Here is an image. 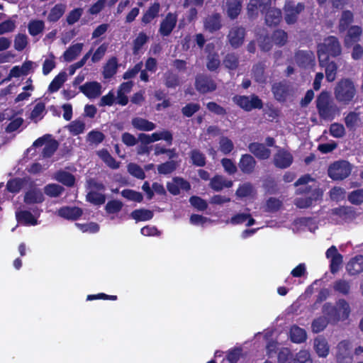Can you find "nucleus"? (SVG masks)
<instances>
[{"mask_svg": "<svg viewBox=\"0 0 363 363\" xmlns=\"http://www.w3.org/2000/svg\"><path fill=\"white\" fill-rule=\"evenodd\" d=\"M316 108L319 117L325 121H333L340 113V109L327 91H323L315 100Z\"/></svg>", "mask_w": 363, "mask_h": 363, "instance_id": "1", "label": "nucleus"}, {"mask_svg": "<svg viewBox=\"0 0 363 363\" xmlns=\"http://www.w3.org/2000/svg\"><path fill=\"white\" fill-rule=\"evenodd\" d=\"M342 54V47L338 38L330 35L323 39V41L317 45V55L318 62H325L330 58H335Z\"/></svg>", "mask_w": 363, "mask_h": 363, "instance_id": "2", "label": "nucleus"}, {"mask_svg": "<svg viewBox=\"0 0 363 363\" xmlns=\"http://www.w3.org/2000/svg\"><path fill=\"white\" fill-rule=\"evenodd\" d=\"M357 89L354 82L349 78L341 79L334 89L335 97L337 101L349 104L354 98Z\"/></svg>", "mask_w": 363, "mask_h": 363, "instance_id": "3", "label": "nucleus"}, {"mask_svg": "<svg viewBox=\"0 0 363 363\" xmlns=\"http://www.w3.org/2000/svg\"><path fill=\"white\" fill-rule=\"evenodd\" d=\"M232 100L235 104L247 112L253 109H262L264 105L262 100L255 94L250 96L237 94L232 98Z\"/></svg>", "mask_w": 363, "mask_h": 363, "instance_id": "4", "label": "nucleus"}, {"mask_svg": "<svg viewBox=\"0 0 363 363\" xmlns=\"http://www.w3.org/2000/svg\"><path fill=\"white\" fill-rule=\"evenodd\" d=\"M298 191L299 194H311L309 196L295 199L294 204L298 208H307L312 206L313 201L320 199L323 196V192L320 189H313L311 186L300 188Z\"/></svg>", "mask_w": 363, "mask_h": 363, "instance_id": "5", "label": "nucleus"}, {"mask_svg": "<svg viewBox=\"0 0 363 363\" xmlns=\"http://www.w3.org/2000/svg\"><path fill=\"white\" fill-rule=\"evenodd\" d=\"M352 172V165L346 160H338L332 163L328 169V177L335 181L347 178Z\"/></svg>", "mask_w": 363, "mask_h": 363, "instance_id": "6", "label": "nucleus"}, {"mask_svg": "<svg viewBox=\"0 0 363 363\" xmlns=\"http://www.w3.org/2000/svg\"><path fill=\"white\" fill-rule=\"evenodd\" d=\"M305 9L303 3L296 4L293 1H286L284 6V19L288 25H292L296 23L298 15Z\"/></svg>", "mask_w": 363, "mask_h": 363, "instance_id": "7", "label": "nucleus"}, {"mask_svg": "<svg viewBox=\"0 0 363 363\" xmlns=\"http://www.w3.org/2000/svg\"><path fill=\"white\" fill-rule=\"evenodd\" d=\"M271 91L274 98L279 102H285L292 92V86L289 81L282 80L274 82L272 85Z\"/></svg>", "mask_w": 363, "mask_h": 363, "instance_id": "8", "label": "nucleus"}, {"mask_svg": "<svg viewBox=\"0 0 363 363\" xmlns=\"http://www.w3.org/2000/svg\"><path fill=\"white\" fill-rule=\"evenodd\" d=\"M195 88L200 94H205L216 90L217 84L213 78L206 74H199L195 78Z\"/></svg>", "mask_w": 363, "mask_h": 363, "instance_id": "9", "label": "nucleus"}, {"mask_svg": "<svg viewBox=\"0 0 363 363\" xmlns=\"http://www.w3.org/2000/svg\"><path fill=\"white\" fill-rule=\"evenodd\" d=\"M271 6V0H250L247 6L249 18H255L258 16L259 11L264 13Z\"/></svg>", "mask_w": 363, "mask_h": 363, "instance_id": "10", "label": "nucleus"}, {"mask_svg": "<svg viewBox=\"0 0 363 363\" xmlns=\"http://www.w3.org/2000/svg\"><path fill=\"white\" fill-rule=\"evenodd\" d=\"M325 257L330 259V271L332 274L337 273L343 262V256L338 252L337 247L335 245L330 247L326 252Z\"/></svg>", "mask_w": 363, "mask_h": 363, "instance_id": "11", "label": "nucleus"}, {"mask_svg": "<svg viewBox=\"0 0 363 363\" xmlns=\"http://www.w3.org/2000/svg\"><path fill=\"white\" fill-rule=\"evenodd\" d=\"M177 23V15L176 13H168L165 18L161 21L159 33L162 36H169Z\"/></svg>", "mask_w": 363, "mask_h": 363, "instance_id": "12", "label": "nucleus"}, {"mask_svg": "<svg viewBox=\"0 0 363 363\" xmlns=\"http://www.w3.org/2000/svg\"><path fill=\"white\" fill-rule=\"evenodd\" d=\"M245 36V29L242 26H235L230 30L228 39L231 47L238 48L242 45Z\"/></svg>", "mask_w": 363, "mask_h": 363, "instance_id": "13", "label": "nucleus"}, {"mask_svg": "<svg viewBox=\"0 0 363 363\" xmlns=\"http://www.w3.org/2000/svg\"><path fill=\"white\" fill-rule=\"evenodd\" d=\"M331 214L338 217L342 221L348 222L356 218L357 212L354 207L342 206L331 210Z\"/></svg>", "mask_w": 363, "mask_h": 363, "instance_id": "14", "label": "nucleus"}, {"mask_svg": "<svg viewBox=\"0 0 363 363\" xmlns=\"http://www.w3.org/2000/svg\"><path fill=\"white\" fill-rule=\"evenodd\" d=\"M293 160V155L284 149L278 150L274 156V164L280 169H286L290 167Z\"/></svg>", "mask_w": 363, "mask_h": 363, "instance_id": "15", "label": "nucleus"}, {"mask_svg": "<svg viewBox=\"0 0 363 363\" xmlns=\"http://www.w3.org/2000/svg\"><path fill=\"white\" fill-rule=\"evenodd\" d=\"M167 189L171 194L177 196L180 194V189L185 191L190 190L191 184L184 178L175 177L173 178L172 182L167 183Z\"/></svg>", "mask_w": 363, "mask_h": 363, "instance_id": "16", "label": "nucleus"}, {"mask_svg": "<svg viewBox=\"0 0 363 363\" xmlns=\"http://www.w3.org/2000/svg\"><path fill=\"white\" fill-rule=\"evenodd\" d=\"M257 161L250 154H243L241 155L238 162V167L244 174H252L256 168Z\"/></svg>", "mask_w": 363, "mask_h": 363, "instance_id": "17", "label": "nucleus"}, {"mask_svg": "<svg viewBox=\"0 0 363 363\" xmlns=\"http://www.w3.org/2000/svg\"><path fill=\"white\" fill-rule=\"evenodd\" d=\"M79 89L89 99L97 98L101 94V85L96 81L86 82Z\"/></svg>", "mask_w": 363, "mask_h": 363, "instance_id": "18", "label": "nucleus"}, {"mask_svg": "<svg viewBox=\"0 0 363 363\" xmlns=\"http://www.w3.org/2000/svg\"><path fill=\"white\" fill-rule=\"evenodd\" d=\"M203 27L206 30L211 33L219 30L222 27L221 15L219 13L208 15L203 21Z\"/></svg>", "mask_w": 363, "mask_h": 363, "instance_id": "19", "label": "nucleus"}, {"mask_svg": "<svg viewBox=\"0 0 363 363\" xmlns=\"http://www.w3.org/2000/svg\"><path fill=\"white\" fill-rule=\"evenodd\" d=\"M249 151L259 160H267L271 155V150L263 143L253 142L248 145Z\"/></svg>", "mask_w": 363, "mask_h": 363, "instance_id": "20", "label": "nucleus"}, {"mask_svg": "<svg viewBox=\"0 0 363 363\" xmlns=\"http://www.w3.org/2000/svg\"><path fill=\"white\" fill-rule=\"evenodd\" d=\"M83 214V210L77 206H62L58 210V216L67 220H77Z\"/></svg>", "mask_w": 363, "mask_h": 363, "instance_id": "21", "label": "nucleus"}, {"mask_svg": "<svg viewBox=\"0 0 363 363\" xmlns=\"http://www.w3.org/2000/svg\"><path fill=\"white\" fill-rule=\"evenodd\" d=\"M295 60L301 67H308L314 62L315 57L313 52L309 50H298L296 52Z\"/></svg>", "mask_w": 363, "mask_h": 363, "instance_id": "22", "label": "nucleus"}, {"mask_svg": "<svg viewBox=\"0 0 363 363\" xmlns=\"http://www.w3.org/2000/svg\"><path fill=\"white\" fill-rule=\"evenodd\" d=\"M346 270L350 276L363 272V255H358L352 257L346 265Z\"/></svg>", "mask_w": 363, "mask_h": 363, "instance_id": "23", "label": "nucleus"}, {"mask_svg": "<svg viewBox=\"0 0 363 363\" xmlns=\"http://www.w3.org/2000/svg\"><path fill=\"white\" fill-rule=\"evenodd\" d=\"M264 13H265V23L270 27L279 25L282 18L281 11L279 9L272 8L271 6L266 9Z\"/></svg>", "mask_w": 363, "mask_h": 363, "instance_id": "24", "label": "nucleus"}, {"mask_svg": "<svg viewBox=\"0 0 363 363\" xmlns=\"http://www.w3.org/2000/svg\"><path fill=\"white\" fill-rule=\"evenodd\" d=\"M347 30V33L345 37V44L347 47H349L360 40L362 29L359 26H351Z\"/></svg>", "mask_w": 363, "mask_h": 363, "instance_id": "25", "label": "nucleus"}, {"mask_svg": "<svg viewBox=\"0 0 363 363\" xmlns=\"http://www.w3.org/2000/svg\"><path fill=\"white\" fill-rule=\"evenodd\" d=\"M44 200L45 198L41 190L36 188L26 191L23 199V201L28 205L41 203Z\"/></svg>", "mask_w": 363, "mask_h": 363, "instance_id": "26", "label": "nucleus"}, {"mask_svg": "<svg viewBox=\"0 0 363 363\" xmlns=\"http://www.w3.org/2000/svg\"><path fill=\"white\" fill-rule=\"evenodd\" d=\"M160 11V4L159 2H154L152 4L141 18L142 24L147 25L150 23L153 19L159 16Z\"/></svg>", "mask_w": 363, "mask_h": 363, "instance_id": "27", "label": "nucleus"}, {"mask_svg": "<svg viewBox=\"0 0 363 363\" xmlns=\"http://www.w3.org/2000/svg\"><path fill=\"white\" fill-rule=\"evenodd\" d=\"M320 67L325 68V78L328 82L335 81L337 72V65L334 61L318 62Z\"/></svg>", "mask_w": 363, "mask_h": 363, "instance_id": "28", "label": "nucleus"}, {"mask_svg": "<svg viewBox=\"0 0 363 363\" xmlns=\"http://www.w3.org/2000/svg\"><path fill=\"white\" fill-rule=\"evenodd\" d=\"M163 82L167 89H176L182 83L179 74L172 70H167L163 74Z\"/></svg>", "mask_w": 363, "mask_h": 363, "instance_id": "29", "label": "nucleus"}, {"mask_svg": "<svg viewBox=\"0 0 363 363\" xmlns=\"http://www.w3.org/2000/svg\"><path fill=\"white\" fill-rule=\"evenodd\" d=\"M233 184V182L231 180H227L223 176L218 174L211 179L209 184L210 187L216 191H220L223 188H230Z\"/></svg>", "mask_w": 363, "mask_h": 363, "instance_id": "30", "label": "nucleus"}, {"mask_svg": "<svg viewBox=\"0 0 363 363\" xmlns=\"http://www.w3.org/2000/svg\"><path fill=\"white\" fill-rule=\"evenodd\" d=\"M96 155L109 168L117 169L120 167V162H117L116 159L112 157L107 149L103 148L98 150Z\"/></svg>", "mask_w": 363, "mask_h": 363, "instance_id": "31", "label": "nucleus"}, {"mask_svg": "<svg viewBox=\"0 0 363 363\" xmlns=\"http://www.w3.org/2000/svg\"><path fill=\"white\" fill-rule=\"evenodd\" d=\"M242 2L240 0H228L226 2V13L231 20L236 19L240 14Z\"/></svg>", "mask_w": 363, "mask_h": 363, "instance_id": "32", "label": "nucleus"}, {"mask_svg": "<svg viewBox=\"0 0 363 363\" xmlns=\"http://www.w3.org/2000/svg\"><path fill=\"white\" fill-rule=\"evenodd\" d=\"M322 311L329 322L337 323L340 320L338 309L330 303H325L323 306Z\"/></svg>", "mask_w": 363, "mask_h": 363, "instance_id": "33", "label": "nucleus"}, {"mask_svg": "<svg viewBox=\"0 0 363 363\" xmlns=\"http://www.w3.org/2000/svg\"><path fill=\"white\" fill-rule=\"evenodd\" d=\"M333 289L338 294L347 296L351 291V282L344 279H337L333 282Z\"/></svg>", "mask_w": 363, "mask_h": 363, "instance_id": "34", "label": "nucleus"}, {"mask_svg": "<svg viewBox=\"0 0 363 363\" xmlns=\"http://www.w3.org/2000/svg\"><path fill=\"white\" fill-rule=\"evenodd\" d=\"M118 60L116 57L110 58L104 65L102 74L104 79H110L113 77L117 72Z\"/></svg>", "mask_w": 363, "mask_h": 363, "instance_id": "35", "label": "nucleus"}, {"mask_svg": "<svg viewBox=\"0 0 363 363\" xmlns=\"http://www.w3.org/2000/svg\"><path fill=\"white\" fill-rule=\"evenodd\" d=\"M84 44L77 43L70 45L64 52L63 57L66 62H72L77 58L83 49Z\"/></svg>", "mask_w": 363, "mask_h": 363, "instance_id": "36", "label": "nucleus"}, {"mask_svg": "<svg viewBox=\"0 0 363 363\" xmlns=\"http://www.w3.org/2000/svg\"><path fill=\"white\" fill-rule=\"evenodd\" d=\"M65 10V4L61 3L55 4L50 11L47 18L48 21L51 23H55L58 21L64 15Z\"/></svg>", "mask_w": 363, "mask_h": 363, "instance_id": "37", "label": "nucleus"}, {"mask_svg": "<svg viewBox=\"0 0 363 363\" xmlns=\"http://www.w3.org/2000/svg\"><path fill=\"white\" fill-rule=\"evenodd\" d=\"M55 178L57 182L68 187H72L75 184L74 176L66 171L60 170L57 172Z\"/></svg>", "mask_w": 363, "mask_h": 363, "instance_id": "38", "label": "nucleus"}, {"mask_svg": "<svg viewBox=\"0 0 363 363\" xmlns=\"http://www.w3.org/2000/svg\"><path fill=\"white\" fill-rule=\"evenodd\" d=\"M153 216V211L145 208L135 209L130 213V217L136 222L150 220Z\"/></svg>", "mask_w": 363, "mask_h": 363, "instance_id": "39", "label": "nucleus"}, {"mask_svg": "<svg viewBox=\"0 0 363 363\" xmlns=\"http://www.w3.org/2000/svg\"><path fill=\"white\" fill-rule=\"evenodd\" d=\"M133 127L139 130L151 131L156 128V125L147 119L136 117L132 120Z\"/></svg>", "mask_w": 363, "mask_h": 363, "instance_id": "40", "label": "nucleus"}, {"mask_svg": "<svg viewBox=\"0 0 363 363\" xmlns=\"http://www.w3.org/2000/svg\"><path fill=\"white\" fill-rule=\"evenodd\" d=\"M314 348L319 357H325L329 353L328 342L323 337H318L314 340Z\"/></svg>", "mask_w": 363, "mask_h": 363, "instance_id": "41", "label": "nucleus"}, {"mask_svg": "<svg viewBox=\"0 0 363 363\" xmlns=\"http://www.w3.org/2000/svg\"><path fill=\"white\" fill-rule=\"evenodd\" d=\"M307 337L306 332L304 329L293 325L290 329V339L294 343H301L306 341Z\"/></svg>", "mask_w": 363, "mask_h": 363, "instance_id": "42", "label": "nucleus"}, {"mask_svg": "<svg viewBox=\"0 0 363 363\" xmlns=\"http://www.w3.org/2000/svg\"><path fill=\"white\" fill-rule=\"evenodd\" d=\"M354 16L352 11L349 10L343 11L339 21L338 30L343 33L350 28V25L353 22Z\"/></svg>", "mask_w": 363, "mask_h": 363, "instance_id": "43", "label": "nucleus"}, {"mask_svg": "<svg viewBox=\"0 0 363 363\" xmlns=\"http://www.w3.org/2000/svg\"><path fill=\"white\" fill-rule=\"evenodd\" d=\"M252 75L255 81L259 84H264L267 77L264 74V65L259 62L252 67Z\"/></svg>", "mask_w": 363, "mask_h": 363, "instance_id": "44", "label": "nucleus"}, {"mask_svg": "<svg viewBox=\"0 0 363 363\" xmlns=\"http://www.w3.org/2000/svg\"><path fill=\"white\" fill-rule=\"evenodd\" d=\"M149 40V37L144 32L138 33V36L133 40V55H138L143 47Z\"/></svg>", "mask_w": 363, "mask_h": 363, "instance_id": "45", "label": "nucleus"}, {"mask_svg": "<svg viewBox=\"0 0 363 363\" xmlns=\"http://www.w3.org/2000/svg\"><path fill=\"white\" fill-rule=\"evenodd\" d=\"M59 143L55 139H50L45 144L41 152L42 158H50L57 151Z\"/></svg>", "mask_w": 363, "mask_h": 363, "instance_id": "46", "label": "nucleus"}, {"mask_svg": "<svg viewBox=\"0 0 363 363\" xmlns=\"http://www.w3.org/2000/svg\"><path fill=\"white\" fill-rule=\"evenodd\" d=\"M67 79V74L65 72H60L55 78L52 80L48 86V91L50 93L57 91L61 86L63 85Z\"/></svg>", "mask_w": 363, "mask_h": 363, "instance_id": "47", "label": "nucleus"}, {"mask_svg": "<svg viewBox=\"0 0 363 363\" xmlns=\"http://www.w3.org/2000/svg\"><path fill=\"white\" fill-rule=\"evenodd\" d=\"M16 219L19 222H23L26 225H35L37 219L29 211H21L16 213Z\"/></svg>", "mask_w": 363, "mask_h": 363, "instance_id": "48", "label": "nucleus"}, {"mask_svg": "<svg viewBox=\"0 0 363 363\" xmlns=\"http://www.w3.org/2000/svg\"><path fill=\"white\" fill-rule=\"evenodd\" d=\"M350 343L347 340H342L340 342L337 346V353L336 357H339V358H342L341 356H345V359H346V363H350Z\"/></svg>", "mask_w": 363, "mask_h": 363, "instance_id": "49", "label": "nucleus"}, {"mask_svg": "<svg viewBox=\"0 0 363 363\" xmlns=\"http://www.w3.org/2000/svg\"><path fill=\"white\" fill-rule=\"evenodd\" d=\"M45 28V23L42 20L30 21L28 25V33L32 36L41 33Z\"/></svg>", "mask_w": 363, "mask_h": 363, "instance_id": "50", "label": "nucleus"}, {"mask_svg": "<svg viewBox=\"0 0 363 363\" xmlns=\"http://www.w3.org/2000/svg\"><path fill=\"white\" fill-rule=\"evenodd\" d=\"M190 158L192 164L196 167H202L206 164L204 154L197 149H194L190 152Z\"/></svg>", "mask_w": 363, "mask_h": 363, "instance_id": "51", "label": "nucleus"}, {"mask_svg": "<svg viewBox=\"0 0 363 363\" xmlns=\"http://www.w3.org/2000/svg\"><path fill=\"white\" fill-rule=\"evenodd\" d=\"M86 200L94 205L100 206L105 203L106 196L97 191H91L86 194Z\"/></svg>", "mask_w": 363, "mask_h": 363, "instance_id": "52", "label": "nucleus"}, {"mask_svg": "<svg viewBox=\"0 0 363 363\" xmlns=\"http://www.w3.org/2000/svg\"><path fill=\"white\" fill-rule=\"evenodd\" d=\"M65 188L57 184H48L44 187V193L50 197H58L63 191Z\"/></svg>", "mask_w": 363, "mask_h": 363, "instance_id": "53", "label": "nucleus"}, {"mask_svg": "<svg viewBox=\"0 0 363 363\" xmlns=\"http://www.w3.org/2000/svg\"><path fill=\"white\" fill-rule=\"evenodd\" d=\"M224 66L230 69L235 70L239 65V57L235 53H228L223 59Z\"/></svg>", "mask_w": 363, "mask_h": 363, "instance_id": "54", "label": "nucleus"}, {"mask_svg": "<svg viewBox=\"0 0 363 363\" xmlns=\"http://www.w3.org/2000/svg\"><path fill=\"white\" fill-rule=\"evenodd\" d=\"M69 132L74 136L82 133L85 130V123L81 120H74L67 126Z\"/></svg>", "mask_w": 363, "mask_h": 363, "instance_id": "55", "label": "nucleus"}, {"mask_svg": "<svg viewBox=\"0 0 363 363\" xmlns=\"http://www.w3.org/2000/svg\"><path fill=\"white\" fill-rule=\"evenodd\" d=\"M177 167V162L169 160L157 166L158 173L160 174H169L176 170Z\"/></svg>", "mask_w": 363, "mask_h": 363, "instance_id": "56", "label": "nucleus"}, {"mask_svg": "<svg viewBox=\"0 0 363 363\" xmlns=\"http://www.w3.org/2000/svg\"><path fill=\"white\" fill-rule=\"evenodd\" d=\"M272 39L276 45L281 47L286 43L288 34L283 30L277 29L273 32Z\"/></svg>", "mask_w": 363, "mask_h": 363, "instance_id": "57", "label": "nucleus"}, {"mask_svg": "<svg viewBox=\"0 0 363 363\" xmlns=\"http://www.w3.org/2000/svg\"><path fill=\"white\" fill-rule=\"evenodd\" d=\"M121 194L123 197L125 198L126 199H128L129 201H135L138 203H140L143 200V194L140 192L136 191L133 189H123L121 192Z\"/></svg>", "mask_w": 363, "mask_h": 363, "instance_id": "58", "label": "nucleus"}, {"mask_svg": "<svg viewBox=\"0 0 363 363\" xmlns=\"http://www.w3.org/2000/svg\"><path fill=\"white\" fill-rule=\"evenodd\" d=\"M152 141L156 142L160 140H164L167 142L168 145H171L173 142V135L167 130H164L161 132H155L152 134Z\"/></svg>", "mask_w": 363, "mask_h": 363, "instance_id": "59", "label": "nucleus"}, {"mask_svg": "<svg viewBox=\"0 0 363 363\" xmlns=\"http://www.w3.org/2000/svg\"><path fill=\"white\" fill-rule=\"evenodd\" d=\"M329 321L325 316H320L314 319L311 324L312 331L318 333L323 331L328 325Z\"/></svg>", "mask_w": 363, "mask_h": 363, "instance_id": "60", "label": "nucleus"}, {"mask_svg": "<svg viewBox=\"0 0 363 363\" xmlns=\"http://www.w3.org/2000/svg\"><path fill=\"white\" fill-rule=\"evenodd\" d=\"M254 188L251 183L245 182L239 186L236 190L235 194L239 198H245L250 196L253 192Z\"/></svg>", "mask_w": 363, "mask_h": 363, "instance_id": "61", "label": "nucleus"}, {"mask_svg": "<svg viewBox=\"0 0 363 363\" xmlns=\"http://www.w3.org/2000/svg\"><path fill=\"white\" fill-rule=\"evenodd\" d=\"M348 201L354 205H361L363 203V189H358L349 193Z\"/></svg>", "mask_w": 363, "mask_h": 363, "instance_id": "62", "label": "nucleus"}, {"mask_svg": "<svg viewBox=\"0 0 363 363\" xmlns=\"http://www.w3.org/2000/svg\"><path fill=\"white\" fill-rule=\"evenodd\" d=\"M220 65V61L218 53L210 54L207 56L206 67L211 71L213 72L218 69Z\"/></svg>", "mask_w": 363, "mask_h": 363, "instance_id": "63", "label": "nucleus"}, {"mask_svg": "<svg viewBox=\"0 0 363 363\" xmlns=\"http://www.w3.org/2000/svg\"><path fill=\"white\" fill-rule=\"evenodd\" d=\"M220 150L224 155L230 154L234 149L233 141L228 137H222L219 141Z\"/></svg>", "mask_w": 363, "mask_h": 363, "instance_id": "64", "label": "nucleus"}]
</instances>
